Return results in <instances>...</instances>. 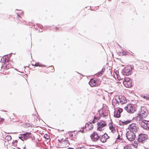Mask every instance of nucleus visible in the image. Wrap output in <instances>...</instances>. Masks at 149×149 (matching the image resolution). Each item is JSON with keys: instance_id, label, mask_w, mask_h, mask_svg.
Wrapping results in <instances>:
<instances>
[{"instance_id": "nucleus-1", "label": "nucleus", "mask_w": 149, "mask_h": 149, "mask_svg": "<svg viewBox=\"0 0 149 149\" xmlns=\"http://www.w3.org/2000/svg\"><path fill=\"white\" fill-rule=\"evenodd\" d=\"M32 134L31 132H27L23 134H20L19 136V138L22 141H26L29 138L31 137Z\"/></svg>"}, {"instance_id": "nucleus-2", "label": "nucleus", "mask_w": 149, "mask_h": 149, "mask_svg": "<svg viewBox=\"0 0 149 149\" xmlns=\"http://www.w3.org/2000/svg\"><path fill=\"white\" fill-rule=\"evenodd\" d=\"M126 137L130 141H133L136 137L135 133L130 131H127L126 134Z\"/></svg>"}, {"instance_id": "nucleus-3", "label": "nucleus", "mask_w": 149, "mask_h": 149, "mask_svg": "<svg viewBox=\"0 0 149 149\" xmlns=\"http://www.w3.org/2000/svg\"><path fill=\"white\" fill-rule=\"evenodd\" d=\"M125 109L129 113H132L135 110V108L133 104H129L125 107Z\"/></svg>"}, {"instance_id": "nucleus-4", "label": "nucleus", "mask_w": 149, "mask_h": 149, "mask_svg": "<svg viewBox=\"0 0 149 149\" xmlns=\"http://www.w3.org/2000/svg\"><path fill=\"white\" fill-rule=\"evenodd\" d=\"M100 134L96 132H94L91 135L92 141L95 142L97 141L100 138Z\"/></svg>"}, {"instance_id": "nucleus-5", "label": "nucleus", "mask_w": 149, "mask_h": 149, "mask_svg": "<svg viewBox=\"0 0 149 149\" xmlns=\"http://www.w3.org/2000/svg\"><path fill=\"white\" fill-rule=\"evenodd\" d=\"M138 141L140 142L143 143L147 139V136L145 134H140L138 136Z\"/></svg>"}, {"instance_id": "nucleus-6", "label": "nucleus", "mask_w": 149, "mask_h": 149, "mask_svg": "<svg viewBox=\"0 0 149 149\" xmlns=\"http://www.w3.org/2000/svg\"><path fill=\"white\" fill-rule=\"evenodd\" d=\"M128 129L129 131L136 133L137 131V125L135 123L131 124L128 126Z\"/></svg>"}, {"instance_id": "nucleus-7", "label": "nucleus", "mask_w": 149, "mask_h": 149, "mask_svg": "<svg viewBox=\"0 0 149 149\" xmlns=\"http://www.w3.org/2000/svg\"><path fill=\"white\" fill-rule=\"evenodd\" d=\"M141 125L145 129H149V120H143L141 122Z\"/></svg>"}, {"instance_id": "nucleus-8", "label": "nucleus", "mask_w": 149, "mask_h": 149, "mask_svg": "<svg viewBox=\"0 0 149 149\" xmlns=\"http://www.w3.org/2000/svg\"><path fill=\"white\" fill-rule=\"evenodd\" d=\"M132 68H125L123 71V74L124 75H129L131 74Z\"/></svg>"}, {"instance_id": "nucleus-9", "label": "nucleus", "mask_w": 149, "mask_h": 149, "mask_svg": "<svg viewBox=\"0 0 149 149\" xmlns=\"http://www.w3.org/2000/svg\"><path fill=\"white\" fill-rule=\"evenodd\" d=\"M140 115H141L142 118L145 117L147 116L148 113V111L146 108L144 107H141L140 109Z\"/></svg>"}, {"instance_id": "nucleus-10", "label": "nucleus", "mask_w": 149, "mask_h": 149, "mask_svg": "<svg viewBox=\"0 0 149 149\" xmlns=\"http://www.w3.org/2000/svg\"><path fill=\"white\" fill-rule=\"evenodd\" d=\"M97 130L99 131H101L102 130H103L102 129L106 125V124L104 121H101L97 123Z\"/></svg>"}, {"instance_id": "nucleus-11", "label": "nucleus", "mask_w": 149, "mask_h": 149, "mask_svg": "<svg viewBox=\"0 0 149 149\" xmlns=\"http://www.w3.org/2000/svg\"><path fill=\"white\" fill-rule=\"evenodd\" d=\"M109 138L107 134H100V138L99 140L102 142H105L106 139Z\"/></svg>"}, {"instance_id": "nucleus-12", "label": "nucleus", "mask_w": 149, "mask_h": 149, "mask_svg": "<svg viewBox=\"0 0 149 149\" xmlns=\"http://www.w3.org/2000/svg\"><path fill=\"white\" fill-rule=\"evenodd\" d=\"M118 98L120 104L121 105L126 102L125 98L124 96L122 95L119 96Z\"/></svg>"}, {"instance_id": "nucleus-13", "label": "nucleus", "mask_w": 149, "mask_h": 149, "mask_svg": "<svg viewBox=\"0 0 149 149\" xmlns=\"http://www.w3.org/2000/svg\"><path fill=\"white\" fill-rule=\"evenodd\" d=\"M85 127L87 130H91L93 129V125L91 123L89 122L87 123L85 125Z\"/></svg>"}, {"instance_id": "nucleus-14", "label": "nucleus", "mask_w": 149, "mask_h": 149, "mask_svg": "<svg viewBox=\"0 0 149 149\" xmlns=\"http://www.w3.org/2000/svg\"><path fill=\"white\" fill-rule=\"evenodd\" d=\"M8 59H7L6 56H4L1 58V63H4L3 65H5L6 64H7L8 63Z\"/></svg>"}, {"instance_id": "nucleus-15", "label": "nucleus", "mask_w": 149, "mask_h": 149, "mask_svg": "<svg viewBox=\"0 0 149 149\" xmlns=\"http://www.w3.org/2000/svg\"><path fill=\"white\" fill-rule=\"evenodd\" d=\"M109 113V111L108 110L104 109L103 110L101 113V116L104 117L108 116Z\"/></svg>"}, {"instance_id": "nucleus-16", "label": "nucleus", "mask_w": 149, "mask_h": 149, "mask_svg": "<svg viewBox=\"0 0 149 149\" xmlns=\"http://www.w3.org/2000/svg\"><path fill=\"white\" fill-rule=\"evenodd\" d=\"M97 82L96 80L94 79H91L89 81V84L91 87H93L95 86Z\"/></svg>"}, {"instance_id": "nucleus-17", "label": "nucleus", "mask_w": 149, "mask_h": 149, "mask_svg": "<svg viewBox=\"0 0 149 149\" xmlns=\"http://www.w3.org/2000/svg\"><path fill=\"white\" fill-rule=\"evenodd\" d=\"M123 84L127 88H130L132 86V81H130L127 82H123Z\"/></svg>"}, {"instance_id": "nucleus-18", "label": "nucleus", "mask_w": 149, "mask_h": 149, "mask_svg": "<svg viewBox=\"0 0 149 149\" xmlns=\"http://www.w3.org/2000/svg\"><path fill=\"white\" fill-rule=\"evenodd\" d=\"M105 68H102L101 71L99 72L96 74L97 76V77L101 76L103 74V73L105 71Z\"/></svg>"}, {"instance_id": "nucleus-19", "label": "nucleus", "mask_w": 149, "mask_h": 149, "mask_svg": "<svg viewBox=\"0 0 149 149\" xmlns=\"http://www.w3.org/2000/svg\"><path fill=\"white\" fill-rule=\"evenodd\" d=\"M118 72H115V74H114V76L115 77H116L118 80H120V77H119V76L118 75Z\"/></svg>"}, {"instance_id": "nucleus-20", "label": "nucleus", "mask_w": 149, "mask_h": 149, "mask_svg": "<svg viewBox=\"0 0 149 149\" xmlns=\"http://www.w3.org/2000/svg\"><path fill=\"white\" fill-rule=\"evenodd\" d=\"M114 116L115 117H116L117 118H119L120 117V114L117 111L116 113L115 112H114Z\"/></svg>"}, {"instance_id": "nucleus-21", "label": "nucleus", "mask_w": 149, "mask_h": 149, "mask_svg": "<svg viewBox=\"0 0 149 149\" xmlns=\"http://www.w3.org/2000/svg\"><path fill=\"white\" fill-rule=\"evenodd\" d=\"M69 135L70 136V137L71 138H75V134H73V132H70V133H69Z\"/></svg>"}, {"instance_id": "nucleus-22", "label": "nucleus", "mask_w": 149, "mask_h": 149, "mask_svg": "<svg viewBox=\"0 0 149 149\" xmlns=\"http://www.w3.org/2000/svg\"><path fill=\"white\" fill-rule=\"evenodd\" d=\"M6 139L8 141H10L11 139V137L9 135H7L6 137Z\"/></svg>"}, {"instance_id": "nucleus-23", "label": "nucleus", "mask_w": 149, "mask_h": 149, "mask_svg": "<svg viewBox=\"0 0 149 149\" xmlns=\"http://www.w3.org/2000/svg\"><path fill=\"white\" fill-rule=\"evenodd\" d=\"M109 128L110 130H111V131L112 132H113L114 131H115V129L114 128L113 126L112 125L111 126L109 127Z\"/></svg>"}, {"instance_id": "nucleus-24", "label": "nucleus", "mask_w": 149, "mask_h": 149, "mask_svg": "<svg viewBox=\"0 0 149 149\" xmlns=\"http://www.w3.org/2000/svg\"><path fill=\"white\" fill-rule=\"evenodd\" d=\"M44 137L47 140H49L50 139V136L47 134H45L44 136Z\"/></svg>"}, {"instance_id": "nucleus-25", "label": "nucleus", "mask_w": 149, "mask_h": 149, "mask_svg": "<svg viewBox=\"0 0 149 149\" xmlns=\"http://www.w3.org/2000/svg\"><path fill=\"white\" fill-rule=\"evenodd\" d=\"M131 80L129 78H125L124 79V80L123 81V82H127Z\"/></svg>"}, {"instance_id": "nucleus-26", "label": "nucleus", "mask_w": 149, "mask_h": 149, "mask_svg": "<svg viewBox=\"0 0 149 149\" xmlns=\"http://www.w3.org/2000/svg\"><path fill=\"white\" fill-rule=\"evenodd\" d=\"M8 63L7 64H6L5 65H3V66L5 67L7 69H8L10 68H11V66H10L8 64Z\"/></svg>"}, {"instance_id": "nucleus-27", "label": "nucleus", "mask_w": 149, "mask_h": 149, "mask_svg": "<svg viewBox=\"0 0 149 149\" xmlns=\"http://www.w3.org/2000/svg\"><path fill=\"white\" fill-rule=\"evenodd\" d=\"M119 124L120 125H124L125 124V120L124 121H120Z\"/></svg>"}, {"instance_id": "nucleus-28", "label": "nucleus", "mask_w": 149, "mask_h": 149, "mask_svg": "<svg viewBox=\"0 0 149 149\" xmlns=\"http://www.w3.org/2000/svg\"><path fill=\"white\" fill-rule=\"evenodd\" d=\"M123 149H132L131 146H126L124 147Z\"/></svg>"}, {"instance_id": "nucleus-29", "label": "nucleus", "mask_w": 149, "mask_h": 149, "mask_svg": "<svg viewBox=\"0 0 149 149\" xmlns=\"http://www.w3.org/2000/svg\"><path fill=\"white\" fill-rule=\"evenodd\" d=\"M120 54L122 55H125L126 54V53L125 51H124L123 50H122L120 52Z\"/></svg>"}, {"instance_id": "nucleus-30", "label": "nucleus", "mask_w": 149, "mask_h": 149, "mask_svg": "<svg viewBox=\"0 0 149 149\" xmlns=\"http://www.w3.org/2000/svg\"><path fill=\"white\" fill-rule=\"evenodd\" d=\"M123 110L121 108H119L117 110V112L119 113H120L122 112Z\"/></svg>"}, {"instance_id": "nucleus-31", "label": "nucleus", "mask_w": 149, "mask_h": 149, "mask_svg": "<svg viewBox=\"0 0 149 149\" xmlns=\"http://www.w3.org/2000/svg\"><path fill=\"white\" fill-rule=\"evenodd\" d=\"M139 141H135L133 145L136 146H137V145L139 143Z\"/></svg>"}, {"instance_id": "nucleus-32", "label": "nucleus", "mask_w": 149, "mask_h": 149, "mask_svg": "<svg viewBox=\"0 0 149 149\" xmlns=\"http://www.w3.org/2000/svg\"><path fill=\"white\" fill-rule=\"evenodd\" d=\"M131 122V120H127L126 121H125V125H126L128 124L129 123Z\"/></svg>"}, {"instance_id": "nucleus-33", "label": "nucleus", "mask_w": 149, "mask_h": 149, "mask_svg": "<svg viewBox=\"0 0 149 149\" xmlns=\"http://www.w3.org/2000/svg\"><path fill=\"white\" fill-rule=\"evenodd\" d=\"M4 120V119L0 118V124H1Z\"/></svg>"}, {"instance_id": "nucleus-34", "label": "nucleus", "mask_w": 149, "mask_h": 149, "mask_svg": "<svg viewBox=\"0 0 149 149\" xmlns=\"http://www.w3.org/2000/svg\"><path fill=\"white\" fill-rule=\"evenodd\" d=\"M100 118L99 117H96V116H94V119L96 120L97 121L98 120H99L100 119Z\"/></svg>"}, {"instance_id": "nucleus-35", "label": "nucleus", "mask_w": 149, "mask_h": 149, "mask_svg": "<svg viewBox=\"0 0 149 149\" xmlns=\"http://www.w3.org/2000/svg\"><path fill=\"white\" fill-rule=\"evenodd\" d=\"M115 100H116V104H120L119 102V101L118 100H118H116V99H115Z\"/></svg>"}, {"instance_id": "nucleus-36", "label": "nucleus", "mask_w": 149, "mask_h": 149, "mask_svg": "<svg viewBox=\"0 0 149 149\" xmlns=\"http://www.w3.org/2000/svg\"><path fill=\"white\" fill-rule=\"evenodd\" d=\"M34 65L36 66H42V65H40L38 63H35V65Z\"/></svg>"}, {"instance_id": "nucleus-37", "label": "nucleus", "mask_w": 149, "mask_h": 149, "mask_svg": "<svg viewBox=\"0 0 149 149\" xmlns=\"http://www.w3.org/2000/svg\"><path fill=\"white\" fill-rule=\"evenodd\" d=\"M96 121H97L94 118V119L92 121L93 123H95Z\"/></svg>"}, {"instance_id": "nucleus-38", "label": "nucleus", "mask_w": 149, "mask_h": 149, "mask_svg": "<svg viewBox=\"0 0 149 149\" xmlns=\"http://www.w3.org/2000/svg\"><path fill=\"white\" fill-rule=\"evenodd\" d=\"M64 141L65 142H66V143L68 142V140L67 139H65Z\"/></svg>"}, {"instance_id": "nucleus-39", "label": "nucleus", "mask_w": 149, "mask_h": 149, "mask_svg": "<svg viewBox=\"0 0 149 149\" xmlns=\"http://www.w3.org/2000/svg\"><path fill=\"white\" fill-rule=\"evenodd\" d=\"M84 130L83 129L82 130H80L79 131V132H82V133H83L84 132Z\"/></svg>"}, {"instance_id": "nucleus-40", "label": "nucleus", "mask_w": 149, "mask_h": 149, "mask_svg": "<svg viewBox=\"0 0 149 149\" xmlns=\"http://www.w3.org/2000/svg\"><path fill=\"white\" fill-rule=\"evenodd\" d=\"M120 135H119L117 138V139H120Z\"/></svg>"}, {"instance_id": "nucleus-41", "label": "nucleus", "mask_w": 149, "mask_h": 149, "mask_svg": "<svg viewBox=\"0 0 149 149\" xmlns=\"http://www.w3.org/2000/svg\"><path fill=\"white\" fill-rule=\"evenodd\" d=\"M31 137V139L32 140H33L34 139L35 137L34 136H33V137Z\"/></svg>"}, {"instance_id": "nucleus-42", "label": "nucleus", "mask_w": 149, "mask_h": 149, "mask_svg": "<svg viewBox=\"0 0 149 149\" xmlns=\"http://www.w3.org/2000/svg\"><path fill=\"white\" fill-rule=\"evenodd\" d=\"M39 32H42V29H40V30H39Z\"/></svg>"}, {"instance_id": "nucleus-43", "label": "nucleus", "mask_w": 149, "mask_h": 149, "mask_svg": "<svg viewBox=\"0 0 149 149\" xmlns=\"http://www.w3.org/2000/svg\"><path fill=\"white\" fill-rule=\"evenodd\" d=\"M58 141L59 142H61V143L63 141H61V140H58Z\"/></svg>"}, {"instance_id": "nucleus-44", "label": "nucleus", "mask_w": 149, "mask_h": 149, "mask_svg": "<svg viewBox=\"0 0 149 149\" xmlns=\"http://www.w3.org/2000/svg\"><path fill=\"white\" fill-rule=\"evenodd\" d=\"M54 71V69H53L51 71L52 72H53Z\"/></svg>"}, {"instance_id": "nucleus-45", "label": "nucleus", "mask_w": 149, "mask_h": 149, "mask_svg": "<svg viewBox=\"0 0 149 149\" xmlns=\"http://www.w3.org/2000/svg\"><path fill=\"white\" fill-rule=\"evenodd\" d=\"M68 149H74V148H68Z\"/></svg>"}, {"instance_id": "nucleus-46", "label": "nucleus", "mask_w": 149, "mask_h": 149, "mask_svg": "<svg viewBox=\"0 0 149 149\" xmlns=\"http://www.w3.org/2000/svg\"><path fill=\"white\" fill-rule=\"evenodd\" d=\"M55 27L56 30H57L58 29L57 27H56V26H55Z\"/></svg>"}, {"instance_id": "nucleus-47", "label": "nucleus", "mask_w": 149, "mask_h": 149, "mask_svg": "<svg viewBox=\"0 0 149 149\" xmlns=\"http://www.w3.org/2000/svg\"><path fill=\"white\" fill-rule=\"evenodd\" d=\"M89 149H95L93 148H89Z\"/></svg>"}, {"instance_id": "nucleus-48", "label": "nucleus", "mask_w": 149, "mask_h": 149, "mask_svg": "<svg viewBox=\"0 0 149 149\" xmlns=\"http://www.w3.org/2000/svg\"><path fill=\"white\" fill-rule=\"evenodd\" d=\"M17 16H19V17H20V16L18 14H17Z\"/></svg>"}, {"instance_id": "nucleus-49", "label": "nucleus", "mask_w": 149, "mask_h": 149, "mask_svg": "<svg viewBox=\"0 0 149 149\" xmlns=\"http://www.w3.org/2000/svg\"><path fill=\"white\" fill-rule=\"evenodd\" d=\"M23 13V12H22V13H21V14H22Z\"/></svg>"}, {"instance_id": "nucleus-50", "label": "nucleus", "mask_w": 149, "mask_h": 149, "mask_svg": "<svg viewBox=\"0 0 149 149\" xmlns=\"http://www.w3.org/2000/svg\"><path fill=\"white\" fill-rule=\"evenodd\" d=\"M24 68H26V67H25V66H24Z\"/></svg>"}, {"instance_id": "nucleus-51", "label": "nucleus", "mask_w": 149, "mask_h": 149, "mask_svg": "<svg viewBox=\"0 0 149 149\" xmlns=\"http://www.w3.org/2000/svg\"><path fill=\"white\" fill-rule=\"evenodd\" d=\"M145 96H144V98H145Z\"/></svg>"}, {"instance_id": "nucleus-52", "label": "nucleus", "mask_w": 149, "mask_h": 149, "mask_svg": "<svg viewBox=\"0 0 149 149\" xmlns=\"http://www.w3.org/2000/svg\"><path fill=\"white\" fill-rule=\"evenodd\" d=\"M146 149H149V148H146Z\"/></svg>"}, {"instance_id": "nucleus-53", "label": "nucleus", "mask_w": 149, "mask_h": 149, "mask_svg": "<svg viewBox=\"0 0 149 149\" xmlns=\"http://www.w3.org/2000/svg\"><path fill=\"white\" fill-rule=\"evenodd\" d=\"M3 111H4V110H3Z\"/></svg>"}]
</instances>
